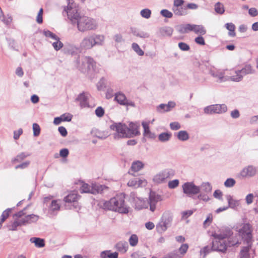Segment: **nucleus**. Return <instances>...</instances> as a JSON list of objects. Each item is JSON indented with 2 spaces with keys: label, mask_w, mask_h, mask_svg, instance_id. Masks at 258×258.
<instances>
[{
  "label": "nucleus",
  "mask_w": 258,
  "mask_h": 258,
  "mask_svg": "<svg viewBox=\"0 0 258 258\" xmlns=\"http://www.w3.org/2000/svg\"><path fill=\"white\" fill-rule=\"evenodd\" d=\"M24 211L25 209L13 215L14 221L8 226L9 230L16 231L18 227L36 223L39 220L38 215L33 214L26 215Z\"/></svg>",
  "instance_id": "obj_1"
},
{
  "label": "nucleus",
  "mask_w": 258,
  "mask_h": 258,
  "mask_svg": "<svg viewBox=\"0 0 258 258\" xmlns=\"http://www.w3.org/2000/svg\"><path fill=\"white\" fill-rule=\"evenodd\" d=\"M104 207L121 214H127L129 211V207L124 202V196L123 194L116 195L109 201L105 202Z\"/></svg>",
  "instance_id": "obj_2"
},
{
  "label": "nucleus",
  "mask_w": 258,
  "mask_h": 258,
  "mask_svg": "<svg viewBox=\"0 0 258 258\" xmlns=\"http://www.w3.org/2000/svg\"><path fill=\"white\" fill-rule=\"evenodd\" d=\"M237 231L243 241L247 244L241 250L240 258H249L248 252L251 247L252 240L251 227L249 224H243L242 228Z\"/></svg>",
  "instance_id": "obj_3"
},
{
  "label": "nucleus",
  "mask_w": 258,
  "mask_h": 258,
  "mask_svg": "<svg viewBox=\"0 0 258 258\" xmlns=\"http://www.w3.org/2000/svg\"><path fill=\"white\" fill-rule=\"evenodd\" d=\"M104 39V36L102 35H89L83 38L80 43V47L82 50L90 49L95 45H102Z\"/></svg>",
  "instance_id": "obj_4"
},
{
  "label": "nucleus",
  "mask_w": 258,
  "mask_h": 258,
  "mask_svg": "<svg viewBox=\"0 0 258 258\" xmlns=\"http://www.w3.org/2000/svg\"><path fill=\"white\" fill-rule=\"evenodd\" d=\"M77 24L78 30L81 32L93 30L97 28V23L91 18L86 16H80L74 22V24Z\"/></svg>",
  "instance_id": "obj_5"
},
{
  "label": "nucleus",
  "mask_w": 258,
  "mask_h": 258,
  "mask_svg": "<svg viewBox=\"0 0 258 258\" xmlns=\"http://www.w3.org/2000/svg\"><path fill=\"white\" fill-rule=\"evenodd\" d=\"M95 63L93 59L89 57H83L79 60V69L87 75L92 74L94 71Z\"/></svg>",
  "instance_id": "obj_6"
},
{
  "label": "nucleus",
  "mask_w": 258,
  "mask_h": 258,
  "mask_svg": "<svg viewBox=\"0 0 258 258\" xmlns=\"http://www.w3.org/2000/svg\"><path fill=\"white\" fill-rule=\"evenodd\" d=\"M173 219V215L169 211H165L162 215L161 221L157 225L156 229L158 232H165L171 225Z\"/></svg>",
  "instance_id": "obj_7"
},
{
  "label": "nucleus",
  "mask_w": 258,
  "mask_h": 258,
  "mask_svg": "<svg viewBox=\"0 0 258 258\" xmlns=\"http://www.w3.org/2000/svg\"><path fill=\"white\" fill-rule=\"evenodd\" d=\"M110 128L116 132L114 138L116 139L123 138H128L127 126L121 123H115L110 125Z\"/></svg>",
  "instance_id": "obj_8"
},
{
  "label": "nucleus",
  "mask_w": 258,
  "mask_h": 258,
  "mask_svg": "<svg viewBox=\"0 0 258 258\" xmlns=\"http://www.w3.org/2000/svg\"><path fill=\"white\" fill-rule=\"evenodd\" d=\"M209 74L217 83H222L227 82L228 75H225V70L211 69L209 70Z\"/></svg>",
  "instance_id": "obj_9"
},
{
  "label": "nucleus",
  "mask_w": 258,
  "mask_h": 258,
  "mask_svg": "<svg viewBox=\"0 0 258 258\" xmlns=\"http://www.w3.org/2000/svg\"><path fill=\"white\" fill-rule=\"evenodd\" d=\"M183 192L190 196L197 195L200 191V187L196 185L192 182H187L182 185Z\"/></svg>",
  "instance_id": "obj_10"
},
{
  "label": "nucleus",
  "mask_w": 258,
  "mask_h": 258,
  "mask_svg": "<svg viewBox=\"0 0 258 258\" xmlns=\"http://www.w3.org/2000/svg\"><path fill=\"white\" fill-rule=\"evenodd\" d=\"M227 106L225 104H215L207 106L204 108L207 114L222 113L227 111Z\"/></svg>",
  "instance_id": "obj_11"
},
{
  "label": "nucleus",
  "mask_w": 258,
  "mask_h": 258,
  "mask_svg": "<svg viewBox=\"0 0 258 258\" xmlns=\"http://www.w3.org/2000/svg\"><path fill=\"white\" fill-rule=\"evenodd\" d=\"M232 231L229 228H224L215 231L212 234L213 236L219 240H223L229 238L232 234Z\"/></svg>",
  "instance_id": "obj_12"
},
{
  "label": "nucleus",
  "mask_w": 258,
  "mask_h": 258,
  "mask_svg": "<svg viewBox=\"0 0 258 258\" xmlns=\"http://www.w3.org/2000/svg\"><path fill=\"white\" fill-rule=\"evenodd\" d=\"M149 199L148 204L150 205V210L152 212H154L156 209L157 203L162 200V197L154 192H150Z\"/></svg>",
  "instance_id": "obj_13"
},
{
  "label": "nucleus",
  "mask_w": 258,
  "mask_h": 258,
  "mask_svg": "<svg viewBox=\"0 0 258 258\" xmlns=\"http://www.w3.org/2000/svg\"><path fill=\"white\" fill-rule=\"evenodd\" d=\"M147 181L144 178H135L130 179L127 182V185L134 188L145 186Z\"/></svg>",
  "instance_id": "obj_14"
},
{
  "label": "nucleus",
  "mask_w": 258,
  "mask_h": 258,
  "mask_svg": "<svg viewBox=\"0 0 258 258\" xmlns=\"http://www.w3.org/2000/svg\"><path fill=\"white\" fill-rule=\"evenodd\" d=\"M115 99L118 103L121 105L131 106H135L134 103L133 102L128 100L126 99L125 95L121 92H119L116 93Z\"/></svg>",
  "instance_id": "obj_15"
},
{
  "label": "nucleus",
  "mask_w": 258,
  "mask_h": 258,
  "mask_svg": "<svg viewBox=\"0 0 258 258\" xmlns=\"http://www.w3.org/2000/svg\"><path fill=\"white\" fill-rule=\"evenodd\" d=\"M256 174V169L252 166H249L244 168L240 172V176L242 177H249L255 175Z\"/></svg>",
  "instance_id": "obj_16"
},
{
  "label": "nucleus",
  "mask_w": 258,
  "mask_h": 258,
  "mask_svg": "<svg viewBox=\"0 0 258 258\" xmlns=\"http://www.w3.org/2000/svg\"><path fill=\"white\" fill-rule=\"evenodd\" d=\"M79 198L80 196L77 192H72L65 197L63 201L66 203H73L74 208L77 209V205H75V204Z\"/></svg>",
  "instance_id": "obj_17"
},
{
  "label": "nucleus",
  "mask_w": 258,
  "mask_h": 258,
  "mask_svg": "<svg viewBox=\"0 0 258 258\" xmlns=\"http://www.w3.org/2000/svg\"><path fill=\"white\" fill-rule=\"evenodd\" d=\"M139 125L136 123H130L127 126V132L128 138H132L140 134L139 131Z\"/></svg>",
  "instance_id": "obj_18"
},
{
  "label": "nucleus",
  "mask_w": 258,
  "mask_h": 258,
  "mask_svg": "<svg viewBox=\"0 0 258 258\" xmlns=\"http://www.w3.org/2000/svg\"><path fill=\"white\" fill-rule=\"evenodd\" d=\"M212 249L214 251L224 252L227 249V245L225 242H216L213 243Z\"/></svg>",
  "instance_id": "obj_19"
},
{
  "label": "nucleus",
  "mask_w": 258,
  "mask_h": 258,
  "mask_svg": "<svg viewBox=\"0 0 258 258\" xmlns=\"http://www.w3.org/2000/svg\"><path fill=\"white\" fill-rule=\"evenodd\" d=\"M233 74L232 72L230 73V76L228 75L227 82H239L242 80L243 76L240 74L239 71H235L233 72Z\"/></svg>",
  "instance_id": "obj_20"
},
{
  "label": "nucleus",
  "mask_w": 258,
  "mask_h": 258,
  "mask_svg": "<svg viewBox=\"0 0 258 258\" xmlns=\"http://www.w3.org/2000/svg\"><path fill=\"white\" fill-rule=\"evenodd\" d=\"M167 176L163 172H160L154 176L153 180L156 183H161L165 181Z\"/></svg>",
  "instance_id": "obj_21"
},
{
  "label": "nucleus",
  "mask_w": 258,
  "mask_h": 258,
  "mask_svg": "<svg viewBox=\"0 0 258 258\" xmlns=\"http://www.w3.org/2000/svg\"><path fill=\"white\" fill-rule=\"evenodd\" d=\"M172 11L175 15L183 16L187 14L186 8L181 6L172 7Z\"/></svg>",
  "instance_id": "obj_22"
},
{
  "label": "nucleus",
  "mask_w": 258,
  "mask_h": 258,
  "mask_svg": "<svg viewBox=\"0 0 258 258\" xmlns=\"http://www.w3.org/2000/svg\"><path fill=\"white\" fill-rule=\"evenodd\" d=\"M115 247L120 252L125 253L126 252L128 246L126 242L120 241L116 243Z\"/></svg>",
  "instance_id": "obj_23"
},
{
  "label": "nucleus",
  "mask_w": 258,
  "mask_h": 258,
  "mask_svg": "<svg viewBox=\"0 0 258 258\" xmlns=\"http://www.w3.org/2000/svg\"><path fill=\"white\" fill-rule=\"evenodd\" d=\"M135 205L138 209L147 208L148 206V203H147L144 200L141 198H137L135 199Z\"/></svg>",
  "instance_id": "obj_24"
},
{
  "label": "nucleus",
  "mask_w": 258,
  "mask_h": 258,
  "mask_svg": "<svg viewBox=\"0 0 258 258\" xmlns=\"http://www.w3.org/2000/svg\"><path fill=\"white\" fill-rule=\"evenodd\" d=\"M78 8V5L74 0H68V4L66 10L68 15H72V10Z\"/></svg>",
  "instance_id": "obj_25"
},
{
  "label": "nucleus",
  "mask_w": 258,
  "mask_h": 258,
  "mask_svg": "<svg viewBox=\"0 0 258 258\" xmlns=\"http://www.w3.org/2000/svg\"><path fill=\"white\" fill-rule=\"evenodd\" d=\"M192 30V25L189 24L181 25L178 26V30L179 33L183 34L188 33Z\"/></svg>",
  "instance_id": "obj_26"
},
{
  "label": "nucleus",
  "mask_w": 258,
  "mask_h": 258,
  "mask_svg": "<svg viewBox=\"0 0 258 258\" xmlns=\"http://www.w3.org/2000/svg\"><path fill=\"white\" fill-rule=\"evenodd\" d=\"M240 74L242 75H246L247 74L254 73V70L250 64H247L241 70H238Z\"/></svg>",
  "instance_id": "obj_27"
},
{
  "label": "nucleus",
  "mask_w": 258,
  "mask_h": 258,
  "mask_svg": "<svg viewBox=\"0 0 258 258\" xmlns=\"http://www.w3.org/2000/svg\"><path fill=\"white\" fill-rule=\"evenodd\" d=\"M191 31L200 35H204L206 32L204 27L202 25H192Z\"/></svg>",
  "instance_id": "obj_28"
},
{
  "label": "nucleus",
  "mask_w": 258,
  "mask_h": 258,
  "mask_svg": "<svg viewBox=\"0 0 258 258\" xmlns=\"http://www.w3.org/2000/svg\"><path fill=\"white\" fill-rule=\"evenodd\" d=\"M30 240L32 243H34L35 245L37 247H43L45 245L44 241L43 239L32 237Z\"/></svg>",
  "instance_id": "obj_29"
},
{
  "label": "nucleus",
  "mask_w": 258,
  "mask_h": 258,
  "mask_svg": "<svg viewBox=\"0 0 258 258\" xmlns=\"http://www.w3.org/2000/svg\"><path fill=\"white\" fill-rule=\"evenodd\" d=\"M227 200L228 202V208L230 207L232 209H235L239 205V201L235 200L232 199V198L230 196H228L227 197Z\"/></svg>",
  "instance_id": "obj_30"
},
{
  "label": "nucleus",
  "mask_w": 258,
  "mask_h": 258,
  "mask_svg": "<svg viewBox=\"0 0 258 258\" xmlns=\"http://www.w3.org/2000/svg\"><path fill=\"white\" fill-rule=\"evenodd\" d=\"M79 7L72 10V15H68V18L70 19L72 24H74V22L80 16L78 13Z\"/></svg>",
  "instance_id": "obj_31"
},
{
  "label": "nucleus",
  "mask_w": 258,
  "mask_h": 258,
  "mask_svg": "<svg viewBox=\"0 0 258 258\" xmlns=\"http://www.w3.org/2000/svg\"><path fill=\"white\" fill-rule=\"evenodd\" d=\"M80 190L81 192L94 193L93 187L89 186L88 184L83 182L81 183Z\"/></svg>",
  "instance_id": "obj_32"
},
{
  "label": "nucleus",
  "mask_w": 258,
  "mask_h": 258,
  "mask_svg": "<svg viewBox=\"0 0 258 258\" xmlns=\"http://www.w3.org/2000/svg\"><path fill=\"white\" fill-rule=\"evenodd\" d=\"M77 99L80 101L81 107H86L88 106L87 97L84 94H81Z\"/></svg>",
  "instance_id": "obj_33"
},
{
  "label": "nucleus",
  "mask_w": 258,
  "mask_h": 258,
  "mask_svg": "<svg viewBox=\"0 0 258 258\" xmlns=\"http://www.w3.org/2000/svg\"><path fill=\"white\" fill-rule=\"evenodd\" d=\"M177 137L180 141H185L189 139V135L185 131H181L177 133Z\"/></svg>",
  "instance_id": "obj_34"
},
{
  "label": "nucleus",
  "mask_w": 258,
  "mask_h": 258,
  "mask_svg": "<svg viewBox=\"0 0 258 258\" xmlns=\"http://www.w3.org/2000/svg\"><path fill=\"white\" fill-rule=\"evenodd\" d=\"M144 167V164L140 161H137L132 163L131 168L135 171L138 172L142 169Z\"/></svg>",
  "instance_id": "obj_35"
},
{
  "label": "nucleus",
  "mask_w": 258,
  "mask_h": 258,
  "mask_svg": "<svg viewBox=\"0 0 258 258\" xmlns=\"http://www.w3.org/2000/svg\"><path fill=\"white\" fill-rule=\"evenodd\" d=\"M226 28L229 31L228 34L230 36L234 37L235 36V26L232 23H228L225 25Z\"/></svg>",
  "instance_id": "obj_36"
},
{
  "label": "nucleus",
  "mask_w": 258,
  "mask_h": 258,
  "mask_svg": "<svg viewBox=\"0 0 258 258\" xmlns=\"http://www.w3.org/2000/svg\"><path fill=\"white\" fill-rule=\"evenodd\" d=\"M30 154L26 153H21L19 155H17V157L12 160L13 163H15L17 162H20L24 159L27 157L30 156Z\"/></svg>",
  "instance_id": "obj_37"
},
{
  "label": "nucleus",
  "mask_w": 258,
  "mask_h": 258,
  "mask_svg": "<svg viewBox=\"0 0 258 258\" xmlns=\"http://www.w3.org/2000/svg\"><path fill=\"white\" fill-rule=\"evenodd\" d=\"M60 209V205L58 203V200H53L51 202V205L49 207V209L51 211L55 212L57 211Z\"/></svg>",
  "instance_id": "obj_38"
},
{
  "label": "nucleus",
  "mask_w": 258,
  "mask_h": 258,
  "mask_svg": "<svg viewBox=\"0 0 258 258\" xmlns=\"http://www.w3.org/2000/svg\"><path fill=\"white\" fill-rule=\"evenodd\" d=\"M52 44L54 49L56 51L59 50L63 46V43L60 41L58 37L54 40V41L52 43Z\"/></svg>",
  "instance_id": "obj_39"
},
{
  "label": "nucleus",
  "mask_w": 258,
  "mask_h": 258,
  "mask_svg": "<svg viewBox=\"0 0 258 258\" xmlns=\"http://www.w3.org/2000/svg\"><path fill=\"white\" fill-rule=\"evenodd\" d=\"M129 243L132 246H135L138 243V237L136 234H132L129 239Z\"/></svg>",
  "instance_id": "obj_40"
},
{
  "label": "nucleus",
  "mask_w": 258,
  "mask_h": 258,
  "mask_svg": "<svg viewBox=\"0 0 258 258\" xmlns=\"http://www.w3.org/2000/svg\"><path fill=\"white\" fill-rule=\"evenodd\" d=\"M133 49L140 56H143L144 54L143 50L141 49L139 45L136 43H133L132 45Z\"/></svg>",
  "instance_id": "obj_41"
},
{
  "label": "nucleus",
  "mask_w": 258,
  "mask_h": 258,
  "mask_svg": "<svg viewBox=\"0 0 258 258\" xmlns=\"http://www.w3.org/2000/svg\"><path fill=\"white\" fill-rule=\"evenodd\" d=\"M171 137V134L167 133H163L159 135L158 139L161 142H166Z\"/></svg>",
  "instance_id": "obj_42"
},
{
  "label": "nucleus",
  "mask_w": 258,
  "mask_h": 258,
  "mask_svg": "<svg viewBox=\"0 0 258 258\" xmlns=\"http://www.w3.org/2000/svg\"><path fill=\"white\" fill-rule=\"evenodd\" d=\"M215 11L219 14H223L225 11L223 5L219 2L216 3L215 5Z\"/></svg>",
  "instance_id": "obj_43"
},
{
  "label": "nucleus",
  "mask_w": 258,
  "mask_h": 258,
  "mask_svg": "<svg viewBox=\"0 0 258 258\" xmlns=\"http://www.w3.org/2000/svg\"><path fill=\"white\" fill-rule=\"evenodd\" d=\"M142 125L144 128V135L146 137H150L151 132L149 129V123L146 122H142Z\"/></svg>",
  "instance_id": "obj_44"
},
{
  "label": "nucleus",
  "mask_w": 258,
  "mask_h": 258,
  "mask_svg": "<svg viewBox=\"0 0 258 258\" xmlns=\"http://www.w3.org/2000/svg\"><path fill=\"white\" fill-rule=\"evenodd\" d=\"M201 187L205 192H210L212 190V186L209 182L203 183Z\"/></svg>",
  "instance_id": "obj_45"
},
{
  "label": "nucleus",
  "mask_w": 258,
  "mask_h": 258,
  "mask_svg": "<svg viewBox=\"0 0 258 258\" xmlns=\"http://www.w3.org/2000/svg\"><path fill=\"white\" fill-rule=\"evenodd\" d=\"M11 212V209H7L3 212L1 216L0 221L3 223L6 219L9 216L10 213Z\"/></svg>",
  "instance_id": "obj_46"
},
{
  "label": "nucleus",
  "mask_w": 258,
  "mask_h": 258,
  "mask_svg": "<svg viewBox=\"0 0 258 258\" xmlns=\"http://www.w3.org/2000/svg\"><path fill=\"white\" fill-rule=\"evenodd\" d=\"M140 13L143 18L148 19L151 16V11L149 9H145L142 10Z\"/></svg>",
  "instance_id": "obj_47"
},
{
  "label": "nucleus",
  "mask_w": 258,
  "mask_h": 258,
  "mask_svg": "<svg viewBox=\"0 0 258 258\" xmlns=\"http://www.w3.org/2000/svg\"><path fill=\"white\" fill-rule=\"evenodd\" d=\"M33 135L37 137L39 135L40 132V128L39 125L36 123L33 124Z\"/></svg>",
  "instance_id": "obj_48"
},
{
  "label": "nucleus",
  "mask_w": 258,
  "mask_h": 258,
  "mask_svg": "<svg viewBox=\"0 0 258 258\" xmlns=\"http://www.w3.org/2000/svg\"><path fill=\"white\" fill-rule=\"evenodd\" d=\"M1 20L6 25H9L12 22V18L11 16L8 15L5 17L4 15L2 17L0 16Z\"/></svg>",
  "instance_id": "obj_49"
},
{
  "label": "nucleus",
  "mask_w": 258,
  "mask_h": 258,
  "mask_svg": "<svg viewBox=\"0 0 258 258\" xmlns=\"http://www.w3.org/2000/svg\"><path fill=\"white\" fill-rule=\"evenodd\" d=\"M235 184V180L231 178H228L224 182V185L227 187H232Z\"/></svg>",
  "instance_id": "obj_50"
},
{
  "label": "nucleus",
  "mask_w": 258,
  "mask_h": 258,
  "mask_svg": "<svg viewBox=\"0 0 258 258\" xmlns=\"http://www.w3.org/2000/svg\"><path fill=\"white\" fill-rule=\"evenodd\" d=\"M188 248V245L187 244H183L181 245L179 249V251L180 252V254L182 255H184V254L186 252Z\"/></svg>",
  "instance_id": "obj_51"
},
{
  "label": "nucleus",
  "mask_w": 258,
  "mask_h": 258,
  "mask_svg": "<svg viewBox=\"0 0 258 258\" xmlns=\"http://www.w3.org/2000/svg\"><path fill=\"white\" fill-rule=\"evenodd\" d=\"M43 13V10L42 8H41L39 10V11L37 14L36 18V22L38 24H41L43 22L42 15Z\"/></svg>",
  "instance_id": "obj_52"
},
{
  "label": "nucleus",
  "mask_w": 258,
  "mask_h": 258,
  "mask_svg": "<svg viewBox=\"0 0 258 258\" xmlns=\"http://www.w3.org/2000/svg\"><path fill=\"white\" fill-rule=\"evenodd\" d=\"M163 35L171 36L173 32V29L170 27L165 28L162 30Z\"/></svg>",
  "instance_id": "obj_53"
},
{
  "label": "nucleus",
  "mask_w": 258,
  "mask_h": 258,
  "mask_svg": "<svg viewBox=\"0 0 258 258\" xmlns=\"http://www.w3.org/2000/svg\"><path fill=\"white\" fill-rule=\"evenodd\" d=\"M161 14L164 17L170 18L172 17V13L169 11L164 9L161 11Z\"/></svg>",
  "instance_id": "obj_54"
},
{
  "label": "nucleus",
  "mask_w": 258,
  "mask_h": 258,
  "mask_svg": "<svg viewBox=\"0 0 258 258\" xmlns=\"http://www.w3.org/2000/svg\"><path fill=\"white\" fill-rule=\"evenodd\" d=\"M170 127L171 130L176 131L180 128L181 125L178 122H173L170 123Z\"/></svg>",
  "instance_id": "obj_55"
},
{
  "label": "nucleus",
  "mask_w": 258,
  "mask_h": 258,
  "mask_svg": "<svg viewBox=\"0 0 258 258\" xmlns=\"http://www.w3.org/2000/svg\"><path fill=\"white\" fill-rule=\"evenodd\" d=\"M44 34L46 37H50L54 40L58 37L55 34L48 30L44 31Z\"/></svg>",
  "instance_id": "obj_56"
},
{
  "label": "nucleus",
  "mask_w": 258,
  "mask_h": 258,
  "mask_svg": "<svg viewBox=\"0 0 258 258\" xmlns=\"http://www.w3.org/2000/svg\"><path fill=\"white\" fill-rule=\"evenodd\" d=\"M60 117L63 121H70L72 118V115L69 113H65L61 115Z\"/></svg>",
  "instance_id": "obj_57"
},
{
  "label": "nucleus",
  "mask_w": 258,
  "mask_h": 258,
  "mask_svg": "<svg viewBox=\"0 0 258 258\" xmlns=\"http://www.w3.org/2000/svg\"><path fill=\"white\" fill-rule=\"evenodd\" d=\"M179 181L177 179L173 180L168 183V186L170 188H174L178 185Z\"/></svg>",
  "instance_id": "obj_58"
},
{
  "label": "nucleus",
  "mask_w": 258,
  "mask_h": 258,
  "mask_svg": "<svg viewBox=\"0 0 258 258\" xmlns=\"http://www.w3.org/2000/svg\"><path fill=\"white\" fill-rule=\"evenodd\" d=\"M210 252V248L209 247L207 246L203 247L202 249L200 250V254L202 255H203V257L205 258L206 255L209 253Z\"/></svg>",
  "instance_id": "obj_59"
},
{
  "label": "nucleus",
  "mask_w": 258,
  "mask_h": 258,
  "mask_svg": "<svg viewBox=\"0 0 258 258\" xmlns=\"http://www.w3.org/2000/svg\"><path fill=\"white\" fill-rule=\"evenodd\" d=\"M157 109L159 112H161L162 110H163V111L164 112L170 111L167 105L165 104H161L160 105H159L157 107Z\"/></svg>",
  "instance_id": "obj_60"
},
{
  "label": "nucleus",
  "mask_w": 258,
  "mask_h": 258,
  "mask_svg": "<svg viewBox=\"0 0 258 258\" xmlns=\"http://www.w3.org/2000/svg\"><path fill=\"white\" fill-rule=\"evenodd\" d=\"M179 48L183 51H187L189 49V46L184 42H180L178 43Z\"/></svg>",
  "instance_id": "obj_61"
},
{
  "label": "nucleus",
  "mask_w": 258,
  "mask_h": 258,
  "mask_svg": "<svg viewBox=\"0 0 258 258\" xmlns=\"http://www.w3.org/2000/svg\"><path fill=\"white\" fill-rule=\"evenodd\" d=\"M134 35H135L137 37H140L141 38H148L149 36V35L148 34V33H146V32H137V33L136 32H134Z\"/></svg>",
  "instance_id": "obj_62"
},
{
  "label": "nucleus",
  "mask_w": 258,
  "mask_h": 258,
  "mask_svg": "<svg viewBox=\"0 0 258 258\" xmlns=\"http://www.w3.org/2000/svg\"><path fill=\"white\" fill-rule=\"evenodd\" d=\"M95 113L98 117H102L104 113V109L101 107H97L95 110Z\"/></svg>",
  "instance_id": "obj_63"
},
{
  "label": "nucleus",
  "mask_w": 258,
  "mask_h": 258,
  "mask_svg": "<svg viewBox=\"0 0 258 258\" xmlns=\"http://www.w3.org/2000/svg\"><path fill=\"white\" fill-rule=\"evenodd\" d=\"M213 220V216L211 214H209L206 219L205 220L204 222V225L206 226L207 225H209L212 221Z\"/></svg>",
  "instance_id": "obj_64"
}]
</instances>
